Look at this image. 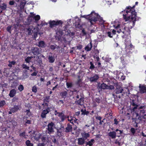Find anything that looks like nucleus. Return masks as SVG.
Masks as SVG:
<instances>
[{"label": "nucleus", "instance_id": "obj_1", "mask_svg": "<svg viewBox=\"0 0 146 146\" xmlns=\"http://www.w3.org/2000/svg\"><path fill=\"white\" fill-rule=\"evenodd\" d=\"M135 5L132 7L130 6L127 7L125 10L122 11V12H124L123 17L125 21L130 20L129 24L131 29L135 26V21L139 20L140 18V17L137 16V13L135 9Z\"/></svg>", "mask_w": 146, "mask_h": 146}, {"label": "nucleus", "instance_id": "obj_2", "mask_svg": "<svg viewBox=\"0 0 146 146\" xmlns=\"http://www.w3.org/2000/svg\"><path fill=\"white\" fill-rule=\"evenodd\" d=\"M113 26L115 29H117V32L118 33L122 32L124 34L122 36L123 38H125V35L128 36L130 34V29L127 27H125V26L124 25H121L120 24H118L117 25L115 24L113 25Z\"/></svg>", "mask_w": 146, "mask_h": 146}, {"label": "nucleus", "instance_id": "obj_3", "mask_svg": "<svg viewBox=\"0 0 146 146\" xmlns=\"http://www.w3.org/2000/svg\"><path fill=\"white\" fill-rule=\"evenodd\" d=\"M95 16L92 17V19H90V22L91 25H93L94 23L97 21H99L100 22H103V23H104L105 21L103 19L102 17H101L98 14H97L93 12V13Z\"/></svg>", "mask_w": 146, "mask_h": 146}, {"label": "nucleus", "instance_id": "obj_4", "mask_svg": "<svg viewBox=\"0 0 146 146\" xmlns=\"http://www.w3.org/2000/svg\"><path fill=\"white\" fill-rule=\"evenodd\" d=\"M48 23L49 24V27L50 28H52L56 26L62 25L63 22L61 20H50L49 21Z\"/></svg>", "mask_w": 146, "mask_h": 146}, {"label": "nucleus", "instance_id": "obj_5", "mask_svg": "<svg viewBox=\"0 0 146 146\" xmlns=\"http://www.w3.org/2000/svg\"><path fill=\"white\" fill-rule=\"evenodd\" d=\"M54 125V123L52 122L49 123L46 130V133L50 134L54 131L53 127Z\"/></svg>", "mask_w": 146, "mask_h": 146}, {"label": "nucleus", "instance_id": "obj_6", "mask_svg": "<svg viewBox=\"0 0 146 146\" xmlns=\"http://www.w3.org/2000/svg\"><path fill=\"white\" fill-rule=\"evenodd\" d=\"M51 107H47L43 108L42 111L41 113V117L42 118L46 117V115L50 111Z\"/></svg>", "mask_w": 146, "mask_h": 146}, {"label": "nucleus", "instance_id": "obj_7", "mask_svg": "<svg viewBox=\"0 0 146 146\" xmlns=\"http://www.w3.org/2000/svg\"><path fill=\"white\" fill-rule=\"evenodd\" d=\"M133 122H134L135 123L133 124V126L135 127H138V124L140 123L141 121V117L140 116H137L136 115L135 118H133Z\"/></svg>", "mask_w": 146, "mask_h": 146}, {"label": "nucleus", "instance_id": "obj_8", "mask_svg": "<svg viewBox=\"0 0 146 146\" xmlns=\"http://www.w3.org/2000/svg\"><path fill=\"white\" fill-rule=\"evenodd\" d=\"M137 116H141L145 113V110H143L142 107L138 108L137 111L134 112Z\"/></svg>", "mask_w": 146, "mask_h": 146}, {"label": "nucleus", "instance_id": "obj_9", "mask_svg": "<svg viewBox=\"0 0 146 146\" xmlns=\"http://www.w3.org/2000/svg\"><path fill=\"white\" fill-rule=\"evenodd\" d=\"M40 49L37 47H34L31 49V52L35 56L34 57L40 54Z\"/></svg>", "mask_w": 146, "mask_h": 146}, {"label": "nucleus", "instance_id": "obj_10", "mask_svg": "<svg viewBox=\"0 0 146 146\" xmlns=\"http://www.w3.org/2000/svg\"><path fill=\"white\" fill-rule=\"evenodd\" d=\"M21 107L19 105H15L13 108H12L9 112V114H11L14 113L20 110Z\"/></svg>", "mask_w": 146, "mask_h": 146}, {"label": "nucleus", "instance_id": "obj_11", "mask_svg": "<svg viewBox=\"0 0 146 146\" xmlns=\"http://www.w3.org/2000/svg\"><path fill=\"white\" fill-rule=\"evenodd\" d=\"M48 62L50 63H53L55 60L54 55L51 52H50L48 58Z\"/></svg>", "mask_w": 146, "mask_h": 146}, {"label": "nucleus", "instance_id": "obj_12", "mask_svg": "<svg viewBox=\"0 0 146 146\" xmlns=\"http://www.w3.org/2000/svg\"><path fill=\"white\" fill-rule=\"evenodd\" d=\"M80 96L81 97V98L79 100L76 101L75 103L78 105L82 106L84 104V98L82 97L81 95Z\"/></svg>", "mask_w": 146, "mask_h": 146}, {"label": "nucleus", "instance_id": "obj_13", "mask_svg": "<svg viewBox=\"0 0 146 146\" xmlns=\"http://www.w3.org/2000/svg\"><path fill=\"white\" fill-rule=\"evenodd\" d=\"M72 125L70 123H67V126L65 129V131L66 133H68L72 131Z\"/></svg>", "mask_w": 146, "mask_h": 146}, {"label": "nucleus", "instance_id": "obj_14", "mask_svg": "<svg viewBox=\"0 0 146 146\" xmlns=\"http://www.w3.org/2000/svg\"><path fill=\"white\" fill-rule=\"evenodd\" d=\"M139 88L140 92L141 94L146 93V85H140Z\"/></svg>", "mask_w": 146, "mask_h": 146}, {"label": "nucleus", "instance_id": "obj_15", "mask_svg": "<svg viewBox=\"0 0 146 146\" xmlns=\"http://www.w3.org/2000/svg\"><path fill=\"white\" fill-rule=\"evenodd\" d=\"M99 78V76L95 74L93 76L90 77V81L91 82H96Z\"/></svg>", "mask_w": 146, "mask_h": 146}, {"label": "nucleus", "instance_id": "obj_16", "mask_svg": "<svg viewBox=\"0 0 146 146\" xmlns=\"http://www.w3.org/2000/svg\"><path fill=\"white\" fill-rule=\"evenodd\" d=\"M58 116L60 117L61 122H63L65 119L66 118V115L64 114L62 112L60 113H58Z\"/></svg>", "mask_w": 146, "mask_h": 146}, {"label": "nucleus", "instance_id": "obj_17", "mask_svg": "<svg viewBox=\"0 0 146 146\" xmlns=\"http://www.w3.org/2000/svg\"><path fill=\"white\" fill-rule=\"evenodd\" d=\"M109 136L112 139H113L116 138V133L115 131H113L109 132L108 133Z\"/></svg>", "mask_w": 146, "mask_h": 146}, {"label": "nucleus", "instance_id": "obj_18", "mask_svg": "<svg viewBox=\"0 0 146 146\" xmlns=\"http://www.w3.org/2000/svg\"><path fill=\"white\" fill-rule=\"evenodd\" d=\"M17 93V91L15 89L11 90L9 92V96L11 98L13 97Z\"/></svg>", "mask_w": 146, "mask_h": 146}, {"label": "nucleus", "instance_id": "obj_19", "mask_svg": "<svg viewBox=\"0 0 146 146\" xmlns=\"http://www.w3.org/2000/svg\"><path fill=\"white\" fill-rule=\"evenodd\" d=\"M78 144L79 145H83L85 143V139L82 137L78 139Z\"/></svg>", "mask_w": 146, "mask_h": 146}, {"label": "nucleus", "instance_id": "obj_20", "mask_svg": "<svg viewBox=\"0 0 146 146\" xmlns=\"http://www.w3.org/2000/svg\"><path fill=\"white\" fill-rule=\"evenodd\" d=\"M68 94L67 91H64L61 92L60 93V95L62 97V98L65 99L66 97Z\"/></svg>", "mask_w": 146, "mask_h": 146}, {"label": "nucleus", "instance_id": "obj_21", "mask_svg": "<svg viewBox=\"0 0 146 146\" xmlns=\"http://www.w3.org/2000/svg\"><path fill=\"white\" fill-rule=\"evenodd\" d=\"M131 104L132 106L134 107L133 108L132 111L133 112H135L137 111V110L138 109L137 107L138 106L136 104H135L133 101L131 103Z\"/></svg>", "mask_w": 146, "mask_h": 146}, {"label": "nucleus", "instance_id": "obj_22", "mask_svg": "<svg viewBox=\"0 0 146 146\" xmlns=\"http://www.w3.org/2000/svg\"><path fill=\"white\" fill-rule=\"evenodd\" d=\"M92 48V44L91 42L88 44L85 48V50L88 51H90Z\"/></svg>", "mask_w": 146, "mask_h": 146}, {"label": "nucleus", "instance_id": "obj_23", "mask_svg": "<svg viewBox=\"0 0 146 146\" xmlns=\"http://www.w3.org/2000/svg\"><path fill=\"white\" fill-rule=\"evenodd\" d=\"M33 19L35 20V22L36 23H37L38 21L40 19V17L38 15H35V14L33 13Z\"/></svg>", "mask_w": 146, "mask_h": 146}, {"label": "nucleus", "instance_id": "obj_24", "mask_svg": "<svg viewBox=\"0 0 146 146\" xmlns=\"http://www.w3.org/2000/svg\"><path fill=\"white\" fill-rule=\"evenodd\" d=\"M123 90V89L121 86H117L116 89V93L117 94L121 93Z\"/></svg>", "mask_w": 146, "mask_h": 146}, {"label": "nucleus", "instance_id": "obj_25", "mask_svg": "<svg viewBox=\"0 0 146 146\" xmlns=\"http://www.w3.org/2000/svg\"><path fill=\"white\" fill-rule=\"evenodd\" d=\"M81 134L82 137V138H84L85 140L87 138L89 137L90 136L89 133H86L85 132L81 133Z\"/></svg>", "mask_w": 146, "mask_h": 146}, {"label": "nucleus", "instance_id": "obj_26", "mask_svg": "<svg viewBox=\"0 0 146 146\" xmlns=\"http://www.w3.org/2000/svg\"><path fill=\"white\" fill-rule=\"evenodd\" d=\"M7 8V5L5 3H2L0 4V8L2 11H5Z\"/></svg>", "mask_w": 146, "mask_h": 146}, {"label": "nucleus", "instance_id": "obj_27", "mask_svg": "<svg viewBox=\"0 0 146 146\" xmlns=\"http://www.w3.org/2000/svg\"><path fill=\"white\" fill-rule=\"evenodd\" d=\"M38 46L40 47L44 48L46 46V44L44 41H40L38 42Z\"/></svg>", "mask_w": 146, "mask_h": 146}, {"label": "nucleus", "instance_id": "obj_28", "mask_svg": "<svg viewBox=\"0 0 146 146\" xmlns=\"http://www.w3.org/2000/svg\"><path fill=\"white\" fill-rule=\"evenodd\" d=\"M93 12H92L90 14H89L88 15H84L82 16V17L85 18L86 19H88L89 20V21L90 22V19H92V17L90 18V17L92 16V15L93 14Z\"/></svg>", "mask_w": 146, "mask_h": 146}, {"label": "nucleus", "instance_id": "obj_29", "mask_svg": "<svg viewBox=\"0 0 146 146\" xmlns=\"http://www.w3.org/2000/svg\"><path fill=\"white\" fill-rule=\"evenodd\" d=\"M100 87L102 89L104 90L109 89V86L107 85L106 84L103 83L101 85Z\"/></svg>", "mask_w": 146, "mask_h": 146}, {"label": "nucleus", "instance_id": "obj_30", "mask_svg": "<svg viewBox=\"0 0 146 146\" xmlns=\"http://www.w3.org/2000/svg\"><path fill=\"white\" fill-rule=\"evenodd\" d=\"M41 139L43 143L47 142L48 140V137H46V135L43 136L41 135Z\"/></svg>", "mask_w": 146, "mask_h": 146}, {"label": "nucleus", "instance_id": "obj_31", "mask_svg": "<svg viewBox=\"0 0 146 146\" xmlns=\"http://www.w3.org/2000/svg\"><path fill=\"white\" fill-rule=\"evenodd\" d=\"M30 15H29L27 18L28 21L29 22H31L33 21V12H31L30 13Z\"/></svg>", "mask_w": 146, "mask_h": 146}, {"label": "nucleus", "instance_id": "obj_32", "mask_svg": "<svg viewBox=\"0 0 146 146\" xmlns=\"http://www.w3.org/2000/svg\"><path fill=\"white\" fill-rule=\"evenodd\" d=\"M94 143V139H92L90 141H89L86 143V145H89V146H92L93 143Z\"/></svg>", "mask_w": 146, "mask_h": 146}, {"label": "nucleus", "instance_id": "obj_33", "mask_svg": "<svg viewBox=\"0 0 146 146\" xmlns=\"http://www.w3.org/2000/svg\"><path fill=\"white\" fill-rule=\"evenodd\" d=\"M93 102L97 103L98 104H99L101 101V100L98 98H95L94 100H93Z\"/></svg>", "mask_w": 146, "mask_h": 146}, {"label": "nucleus", "instance_id": "obj_34", "mask_svg": "<svg viewBox=\"0 0 146 146\" xmlns=\"http://www.w3.org/2000/svg\"><path fill=\"white\" fill-rule=\"evenodd\" d=\"M90 64V65L89 67V69L91 70H93L95 68V66L94 64V63L93 61H91L89 63Z\"/></svg>", "mask_w": 146, "mask_h": 146}, {"label": "nucleus", "instance_id": "obj_35", "mask_svg": "<svg viewBox=\"0 0 146 146\" xmlns=\"http://www.w3.org/2000/svg\"><path fill=\"white\" fill-rule=\"evenodd\" d=\"M78 78H79L76 82V84L79 86H81V84H82V80L80 79V76H78Z\"/></svg>", "mask_w": 146, "mask_h": 146}, {"label": "nucleus", "instance_id": "obj_36", "mask_svg": "<svg viewBox=\"0 0 146 146\" xmlns=\"http://www.w3.org/2000/svg\"><path fill=\"white\" fill-rule=\"evenodd\" d=\"M50 96H46L44 98L43 102H47V103H49L50 102L49 99H50Z\"/></svg>", "mask_w": 146, "mask_h": 146}, {"label": "nucleus", "instance_id": "obj_37", "mask_svg": "<svg viewBox=\"0 0 146 146\" xmlns=\"http://www.w3.org/2000/svg\"><path fill=\"white\" fill-rule=\"evenodd\" d=\"M9 63L8 64V66L10 67H12V65H15L16 63V62L13 61H11L9 60Z\"/></svg>", "mask_w": 146, "mask_h": 146}, {"label": "nucleus", "instance_id": "obj_38", "mask_svg": "<svg viewBox=\"0 0 146 146\" xmlns=\"http://www.w3.org/2000/svg\"><path fill=\"white\" fill-rule=\"evenodd\" d=\"M6 104L5 100H3L0 101V108L3 107Z\"/></svg>", "mask_w": 146, "mask_h": 146}, {"label": "nucleus", "instance_id": "obj_39", "mask_svg": "<svg viewBox=\"0 0 146 146\" xmlns=\"http://www.w3.org/2000/svg\"><path fill=\"white\" fill-rule=\"evenodd\" d=\"M12 27V26L9 25L6 28L7 31L9 32L10 34L11 33V28Z\"/></svg>", "mask_w": 146, "mask_h": 146}, {"label": "nucleus", "instance_id": "obj_40", "mask_svg": "<svg viewBox=\"0 0 146 146\" xmlns=\"http://www.w3.org/2000/svg\"><path fill=\"white\" fill-rule=\"evenodd\" d=\"M66 84L68 88H71L73 86V84L72 82H67Z\"/></svg>", "mask_w": 146, "mask_h": 146}, {"label": "nucleus", "instance_id": "obj_41", "mask_svg": "<svg viewBox=\"0 0 146 146\" xmlns=\"http://www.w3.org/2000/svg\"><path fill=\"white\" fill-rule=\"evenodd\" d=\"M33 58L32 56H28L25 58V60L27 63H29L31 62V60Z\"/></svg>", "mask_w": 146, "mask_h": 146}, {"label": "nucleus", "instance_id": "obj_42", "mask_svg": "<svg viewBox=\"0 0 146 146\" xmlns=\"http://www.w3.org/2000/svg\"><path fill=\"white\" fill-rule=\"evenodd\" d=\"M25 144L27 146H33V144L31 143L30 141L29 140H27L25 142Z\"/></svg>", "mask_w": 146, "mask_h": 146}, {"label": "nucleus", "instance_id": "obj_43", "mask_svg": "<svg viewBox=\"0 0 146 146\" xmlns=\"http://www.w3.org/2000/svg\"><path fill=\"white\" fill-rule=\"evenodd\" d=\"M18 89L21 92L24 89V87L23 85L20 84L18 87Z\"/></svg>", "mask_w": 146, "mask_h": 146}, {"label": "nucleus", "instance_id": "obj_44", "mask_svg": "<svg viewBox=\"0 0 146 146\" xmlns=\"http://www.w3.org/2000/svg\"><path fill=\"white\" fill-rule=\"evenodd\" d=\"M136 129H135L134 127H131L130 129V132L133 135H134Z\"/></svg>", "mask_w": 146, "mask_h": 146}, {"label": "nucleus", "instance_id": "obj_45", "mask_svg": "<svg viewBox=\"0 0 146 146\" xmlns=\"http://www.w3.org/2000/svg\"><path fill=\"white\" fill-rule=\"evenodd\" d=\"M26 118H28L29 117H30L31 112L29 110H27L26 111Z\"/></svg>", "mask_w": 146, "mask_h": 146}, {"label": "nucleus", "instance_id": "obj_46", "mask_svg": "<svg viewBox=\"0 0 146 146\" xmlns=\"http://www.w3.org/2000/svg\"><path fill=\"white\" fill-rule=\"evenodd\" d=\"M22 67L23 69H27L28 70H29V67L27 66L26 64H23L22 65Z\"/></svg>", "mask_w": 146, "mask_h": 146}, {"label": "nucleus", "instance_id": "obj_47", "mask_svg": "<svg viewBox=\"0 0 146 146\" xmlns=\"http://www.w3.org/2000/svg\"><path fill=\"white\" fill-rule=\"evenodd\" d=\"M26 133L25 131H24L22 133H19V136L21 137H23L24 138H26Z\"/></svg>", "mask_w": 146, "mask_h": 146}, {"label": "nucleus", "instance_id": "obj_48", "mask_svg": "<svg viewBox=\"0 0 146 146\" xmlns=\"http://www.w3.org/2000/svg\"><path fill=\"white\" fill-rule=\"evenodd\" d=\"M48 103L47 102H43V103L42 104V106H43V108H45L49 107H48Z\"/></svg>", "mask_w": 146, "mask_h": 146}, {"label": "nucleus", "instance_id": "obj_49", "mask_svg": "<svg viewBox=\"0 0 146 146\" xmlns=\"http://www.w3.org/2000/svg\"><path fill=\"white\" fill-rule=\"evenodd\" d=\"M41 135L40 134L38 136V137H37L36 135H35V140L36 141H38L40 139H41Z\"/></svg>", "mask_w": 146, "mask_h": 146}, {"label": "nucleus", "instance_id": "obj_50", "mask_svg": "<svg viewBox=\"0 0 146 146\" xmlns=\"http://www.w3.org/2000/svg\"><path fill=\"white\" fill-rule=\"evenodd\" d=\"M115 131L116 132H117L118 131H119V134H120L119 135H117V136L118 137H120V136H121V135L122 133H123V130H119L118 129H115Z\"/></svg>", "mask_w": 146, "mask_h": 146}, {"label": "nucleus", "instance_id": "obj_51", "mask_svg": "<svg viewBox=\"0 0 146 146\" xmlns=\"http://www.w3.org/2000/svg\"><path fill=\"white\" fill-rule=\"evenodd\" d=\"M32 91L33 92L36 93L37 91V88L36 86H33L32 88Z\"/></svg>", "mask_w": 146, "mask_h": 146}, {"label": "nucleus", "instance_id": "obj_52", "mask_svg": "<svg viewBox=\"0 0 146 146\" xmlns=\"http://www.w3.org/2000/svg\"><path fill=\"white\" fill-rule=\"evenodd\" d=\"M56 46L54 45H51L50 46V48L52 50L56 48Z\"/></svg>", "mask_w": 146, "mask_h": 146}, {"label": "nucleus", "instance_id": "obj_53", "mask_svg": "<svg viewBox=\"0 0 146 146\" xmlns=\"http://www.w3.org/2000/svg\"><path fill=\"white\" fill-rule=\"evenodd\" d=\"M52 141L54 143H58V140H57L56 138H55L54 137V138L52 139Z\"/></svg>", "mask_w": 146, "mask_h": 146}, {"label": "nucleus", "instance_id": "obj_54", "mask_svg": "<svg viewBox=\"0 0 146 146\" xmlns=\"http://www.w3.org/2000/svg\"><path fill=\"white\" fill-rule=\"evenodd\" d=\"M114 124L117 125L118 124L119 121H118L117 120V119L116 118H115L114 119Z\"/></svg>", "mask_w": 146, "mask_h": 146}, {"label": "nucleus", "instance_id": "obj_55", "mask_svg": "<svg viewBox=\"0 0 146 146\" xmlns=\"http://www.w3.org/2000/svg\"><path fill=\"white\" fill-rule=\"evenodd\" d=\"M95 118L97 120H98L100 121V120H102V117L101 116H96Z\"/></svg>", "mask_w": 146, "mask_h": 146}, {"label": "nucleus", "instance_id": "obj_56", "mask_svg": "<svg viewBox=\"0 0 146 146\" xmlns=\"http://www.w3.org/2000/svg\"><path fill=\"white\" fill-rule=\"evenodd\" d=\"M115 144H118V145L119 146L121 145V144L119 142V141L117 139H116L115 140Z\"/></svg>", "mask_w": 146, "mask_h": 146}, {"label": "nucleus", "instance_id": "obj_57", "mask_svg": "<svg viewBox=\"0 0 146 146\" xmlns=\"http://www.w3.org/2000/svg\"><path fill=\"white\" fill-rule=\"evenodd\" d=\"M73 117H72V116H71L70 117L71 119H68V121H70V123H71L73 125H74V123H73V122L72 121L73 120L72 118H73Z\"/></svg>", "mask_w": 146, "mask_h": 146}, {"label": "nucleus", "instance_id": "obj_58", "mask_svg": "<svg viewBox=\"0 0 146 146\" xmlns=\"http://www.w3.org/2000/svg\"><path fill=\"white\" fill-rule=\"evenodd\" d=\"M94 53L95 54V55L96 56H97L98 55V54L99 53V52L98 49H96L94 50Z\"/></svg>", "mask_w": 146, "mask_h": 146}, {"label": "nucleus", "instance_id": "obj_59", "mask_svg": "<svg viewBox=\"0 0 146 146\" xmlns=\"http://www.w3.org/2000/svg\"><path fill=\"white\" fill-rule=\"evenodd\" d=\"M107 34L108 36L110 38H112V36L111 35V32H108L107 33Z\"/></svg>", "mask_w": 146, "mask_h": 146}, {"label": "nucleus", "instance_id": "obj_60", "mask_svg": "<svg viewBox=\"0 0 146 146\" xmlns=\"http://www.w3.org/2000/svg\"><path fill=\"white\" fill-rule=\"evenodd\" d=\"M83 115H88L89 113V112L88 111H86V109H84V111Z\"/></svg>", "mask_w": 146, "mask_h": 146}, {"label": "nucleus", "instance_id": "obj_61", "mask_svg": "<svg viewBox=\"0 0 146 146\" xmlns=\"http://www.w3.org/2000/svg\"><path fill=\"white\" fill-rule=\"evenodd\" d=\"M57 135L59 137H60L61 136V133L58 130L57 131Z\"/></svg>", "mask_w": 146, "mask_h": 146}, {"label": "nucleus", "instance_id": "obj_62", "mask_svg": "<svg viewBox=\"0 0 146 146\" xmlns=\"http://www.w3.org/2000/svg\"><path fill=\"white\" fill-rule=\"evenodd\" d=\"M37 73L38 72L37 71L35 72H33V73L31 74V75L32 76H36Z\"/></svg>", "mask_w": 146, "mask_h": 146}, {"label": "nucleus", "instance_id": "obj_63", "mask_svg": "<svg viewBox=\"0 0 146 146\" xmlns=\"http://www.w3.org/2000/svg\"><path fill=\"white\" fill-rule=\"evenodd\" d=\"M77 48L78 49L80 50L82 48V46L80 44H78L77 46Z\"/></svg>", "mask_w": 146, "mask_h": 146}, {"label": "nucleus", "instance_id": "obj_64", "mask_svg": "<svg viewBox=\"0 0 146 146\" xmlns=\"http://www.w3.org/2000/svg\"><path fill=\"white\" fill-rule=\"evenodd\" d=\"M45 144L44 143H39L37 145V146H44Z\"/></svg>", "mask_w": 146, "mask_h": 146}]
</instances>
